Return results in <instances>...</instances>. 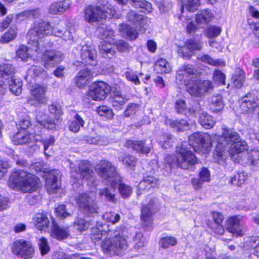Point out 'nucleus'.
<instances>
[{"label": "nucleus", "instance_id": "obj_1", "mask_svg": "<svg viewBox=\"0 0 259 259\" xmlns=\"http://www.w3.org/2000/svg\"><path fill=\"white\" fill-rule=\"evenodd\" d=\"M245 141L241 140L239 134L234 129L227 127L223 128L222 135L218 140L213 156L219 163L223 162L226 154L232 156L246 150Z\"/></svg>", "mask_w": 259, "mask_h": 259}, {"label": "nucleus", "instance_id": "obj_2", "mask_svg": "<svg viewBox=\"0 0 259 259\" xmlns=\"http://www.w3.org/2000/svg\"><path fill=\"white\" fill-rule=\"evenodd\" d=\"M95 170L100 176L109 182L111 188H104L99 190V195L101 198L115 202L116 201L114 194L115 189L117 184L121 181L120 177L116 171L115 167L109 161L102 160L97 164Z\"/></svg>", "mask_w": 259, "mask_h": 259}, {"label": "nucleus", "instance_id": "obj_3", "mask_svg": "<svg viewBox=\"0 0 259 259\" xmlns=\"http://www.w3.org/2000/svg\"><path fill=\"white\" fill-rule=\"evenodd\" d=\"M186 142H183L180 146H177L176 152L178 156L174 154L166 155L163 161V169L165 170V175L171 172L172 169L180 167L183 169H188L190 166L197 163L195 154L188 147Z\"/></svg>", "mask_w": 259, "mask_h": 259}, {"label": "nucleus", "instance_id": "obj_4", "mask_svg": "<svg viewBox=\"0 0 259 259\" xmlns=\"http://www.w3.org/2000/svg\"><path fill=\"white\" fill-rule=\"evenodd\" d=\"M39 179L35 175L24 170L14 171L9 179V187L24 193H31L36 190Z\"/></svg>", "mask_w": 259, "mask_h": 259}, {"label": "nucleus", "instance_id": "obj_5", "mask_svg": "<svg viewBox=\"0 0 259 259\" xmlns=\"http://www.w3.org/2000/svg\"><path fill=\"white\" fill-rule=\"evenodd\" d=\"M128 246L127 240L120 228L113 231V235L104 239L101 244L102 251L109 256L123 255L128 249Z\"/></svg>", "mask_w": 259, "mask_h": 259}, {"label": "nucleus", "instance_id": "obj_6", "mask_svg": "<svg viewBox=\"0 0 259 259\" xmlns=\"http://www.w3.org/2000/svg\"><path fill=\"white\" fill-rule=\"evenodd\" d=\"M52 34V27L48 22L41 21L35 24V26L29 30L28 36H29L28 44L30 45L29 50L37 52L40 50L42 45L41 40L38 41L44 37Z\"/></svg>", "mask_w": 259, "mask_h": 259}, {"label": "nucleus", "instance_id": "obj_7", "mask_svg": "<svg viewBox=\"0 0 259 259\" xmlns=\"http://www.w3.org/2000/svg\"><path fill=\"white\" fill-rule=\"evenodd\" d=\"M115 13L112 7L108 4L101 6H90L84 11V18L87 22L92 23L115 17Z\"/></svg>", "mask_w": 259, "mask_h": 259}, {"label": "nucleus", "instance_id": "obj_8", "mask_svg": "<svg viewBox=\"0 0 259 259\" xmlns=\"http://www.w3.org/2000/svg\"><path fill=\"white\" fill-rule=\"evenodd\" d=\"M75 202L80 211L87 216L98 212V207L97 203L93 197L88 193H81L76 195Z\"/></svg>", "mask_w": 259, "mask_h": 259}, {"label": "nucleus", "instance_id": "obj_9", "mask_svg": "<svg viewBox=\"0 0 259 259\" xmlns=\"http://www.w3.org/2000/svg\"><path fill=\"white\" fill-rule=\"evenodd\" d=\"M43 46H40V50L37 52V57L41 56V61L44 62V66L46 68L53 67L59 64L63 59L62 53L56 50H46L43 52Z\"/></svg>", "mask_w": 259, "mask_h": 259}, {"label": "nucleus", "instance_id": "obj_10", "mask_svg": "<svg viewBox=\"0 0 259 259\" xmlns=\"http://www.w3.org/2000/svg\"><path fill=\"white\" fill-rule=\"evenodd\" d=\"M49 112L55 115L54 118L48 117L47 119L41 120L38 118V115L36 116L37 122L44 127L48 130H55L59 122V117L62 114L61 106L57 103H53L48 107Z\"/></svg>", "mask_w": 259, "mask_h": 259}, {"label": "nucleus", "instance_id": "obj_11", "mask_svg": "<svg viewBox=\"0 0 259 259\" xmlns=\"http://www.w3.org/2000/svg\"><path fill=\"white\" fill-rule=\"evenodd\" d=\"M12 251L15 255L24 259H30L34 254L31 243L24 239H18L12 244Z\"/></svg>", "mask_w": 259, "mask_h": 259}, {"label": "nucleus", "instance_id": "obj_12", "mask_svg": "<svg viewBox=\"0 0 259 259\" xmlns=\"http://www.w3.org/2000/svg\"><path fill=\"white\" fill-rule=\"evenodd\" d=\"M70 171L72 176L76 179L80 178L88 181L94 182V172L91 168V164L88 161H81L77 168L72 163L70 164Z\"/></svg>", "mask_w": 259, "mask_h": 259}, {"label": "nucleus", "instance_id": "obj_13", "mask_svg": "<svg viewBox=\"0 0 259 259\" xmlns=\"http://www.w3.org/2000/svg\"><path fill=\"white\" fill-rule=\"evenodd\" d=\"M213 89L209 80L197 81L196 79L187 86V91L192 96L200 97L208 93Z\"/></svg>", "mask_w": 259, "mask_h": 259}, {"label": "nucleus", "instance_id": "obj_14", "mask_svg": "<svg viewBox=\"0 0 259 259\" xmlns=\"http://www.w3.org/2000/svg\"><path fill=\"white\" fill-rule=\"evenodd\" d=\"M189 143L194 150L196 151V148H203L205 152L209 150L211 145L210 136L206 133L199 132L192 134L189 137Z\"/></svg>", "mask_w": 259, "mask_h": 259}, {"label": "nucleus", "instance_id": "obj_15", "mask_svg": "<svg viewBox=\"0 0 259 259\" xmlns=\"http://www.w3.org/2000/svg\"><path fill=\"white\" fill-rule=\"evenodd\" d=\"M195 70L192 65L190 64L184 65L181 67L177 71L176 81L180 84H184L187 86L196 78Z\"/></svg>", "mask_w": 259, "mask_h": 259}, {"label": "nucleus", "instance_id": "obj_16", "mask_svg": "<svg viewBox=\"0 0 259 259\" xmlns=\"http://www.w3.org/2000/svg\"><path fill=\"white\" fill-rule=\"evenodd\" d=\"M110 91V87L107 83L97 81L90 86L89 95L93 100L100 101L105 99Z\"/></svg>", "mask_w": 259, "mask_h": 259}, {"label": "nucleus", "instance_id": "obj_17", "mask_svg": "<svg viewBox=\"0 0 259 259\" xmlns=\"http://www.w3.org/2000/svg\"><path fill=\"white\" fill-rule=\"evenodd\" d=\"M47 77V72L43 68L37 65H32L28 69L25 79L28 84H33L42 82Z\"/></svg>", "mask_w": 259, "mask_h": 259}, {"label": "nucleus", "instance_id": "obj_18", "mask_svg": "<svg viewBox=\"0 0 259 259\" xmlns=\"http://www.w3.org/2000/svg\"><path fill=\"white\" fill-rule=\"evenodd\" d=\"M202 46V43L199 39L190 38L186 41L184 47L179 48L178 53L183 58L189 59L191 54L195 51L201 50Z\"/></svg>", "mask_w": 259, "mask_h": 259}, {"label": "nucleus", "instance_id": "obj_19", "mask_svg": "<svg viewBox=\"0 0 259 259\" xmlns=\"http://www.w3.org/2000/svg\"><path fill=\"white\" fill-rule=\"evenodd\" d=\"M15 68L10 64L4 63L0 65V96L4 95L7 91V84L6 81L13 78Z\"/></svg>", "mask_w": 259, "mask_h": 259}, {"label": "nucleus", "instance_id": "obj_20", "mask_svg": "<svg viewBox=\"0 0 259 259\" xmlns=\"http://www.w3.org/2000/svg\"><path fill=\"white\" fill-rule=\"evenodd\" d=\"M80 48V57L82 61V63L91 65L93 66L97 64L96 60L97 53L92 46L86 45H81Z\"/></svg>", "mask_w": 259, "mask_h": 259}, {"label": "nucleus", "instance_id": "obj_21", "mask_svg": "<svg viewBox=\"0 0 259 259\" xmlns=\"http://www.w3.org/2000/svg\"><path fill=\"white\" fill-rule=\"evenodd\" d=\"M226 230L236 236L243 234L242 217L239 215L230 217L226 222Z\"/></svg>", "mask_w": 259, "mask_h": 259}, {"label": "nucleus", "instance_id": "obj_22", "mask_svg": "<svg viewBox=\"0 0 259 259\" xmlns=\"http://www.w3.org/2000/svg\"><path fill=\"white\" fill-rule=\"evenodd\" d=\"M258 99L256 95L252 93H248L242 98L240 108L242 112L246 113L254 111L258 106Z\"/></svg>", "mask_w": 259, "mask_h": 259}, {"label": "nucleus", "instance_id": "obj_23", "mask_svg": "<svg viewBox=\"0 0 259 259\" xmlns=\"http://www.w3.org/2000/svg\"><path fill=\"white\" fill-rule=\"evenodd\" d=\"M108 228V225L106 224L101 225L98 224V227L94 228L92 230L91 236L92 240L96 243L103 237H105V239L111 237L113 235V231Z\"/></svg>", "mask_w": 259, "mask_h": 259}, {"label": "nucleus", "instance_id": "obj_24", "mask_svg": "<svg viewBox=\"0 0 259 259\" xmlns=\"http://www.w3.org/2000/svg\"><path fill=\"white\" fill-rule=\"evenodd\" d=\"M60 172L58 169L50 171L49 177L46 179V187L49 193H55L60 187L59 179Z\"/></svg>", "mask_w": 259, "mask_h": 259}, {"label": "nucleus", "instance_id": "obj_25", "mask_svg": "<svg viewBox=\"0 0 259 259\" xmlns=\"http://www.w3.org/2000/svg\"><path fill=\"white\" fill-rule=\"evenodd\" d=\"M175 109L177 113L187 117L194 115L196 111V107L194 105H187L186 101L183 99H178L176 101Z\"/></svg>", "mask_w": 259, "mask_h": 259}, {"label": "nucleus", "instance_id": "obj_26", "mask_svg": "<svg viewBox=\"0 0 259 259\" xmlns=\"http://www.w3.org/2000/svg\"><path fill=\"white\" fill-rule=\"evenodd\" d=\"M39 139L35 133L30 131L18 132L13 137V141L16 145L28 143L33 141H38Z\"/></svg>", "mask_w": 259, "mask_h": 259}, {"label": "nucleus", "instance_id": "obj_27", "mask_svg": "<svg viewBox=\"0 0 259 259\" xmlns=\"http://www.w3.org/2000/svg\"><path fill=\"white\" fill-rule=\"evenodd\" d=\"M33 84H29V88H31V93L33 99L39 104H46L47 99L46 96L47 87L43 85H39L36 83Z\"/></svg>", "mask_w": 259, "mask_h": 259}, {"label": "nucleus", "instance_id": "obj_28", "mask_svg": "<svg viewBox=\"0 0 259 259\" xmlns=\"http://www.w3.org/2000/svg\"><path fill=\"white\" fill-rule=\"evenodd\" d=\"M93 72L91 69L85 67L82 69L78 73L75 82L79 88H82L88 83V81L93 76Z\"/></svg>", "mask_w": 259, "mask_h": 259}, {"label": "nucleus", "instance_id": "obj_29", "mask_svg": "<svg viewBox=\"0 0 259 259\" xmlns=\"http://www.w3.org/2000/svg\"><path fill=\"white\" fill-rule=\"evenodd\" d=\"M152 203L150 202L146 206H143L141 209V218L142 221L145 224L144 226H147V230L152 228V214L154 210L151 208Z\"/></svg>", "mask_w": 259, "mask_h": 259}, {"label": "nucleus", "instance_id": "obj_30", "mask_svg": "<svg viewBox=\"0 0 259 259\" xmlns=\"http://www.w3.org/2000/svg\"><path fill=\"white\" fill-rule=\"evenodd\" d=\"M70 228L69 227H60L57 224H54L52 229V236L62 241L69 237L70 236Z\"/></svg>", "mask_w": 259, "mask_h": 259}, {"label": "nucleus", "instance_id": "obj_31", "mask_svg": "<svg viewBox=\"0 0 259 259\" xmlns=\"http://www.w3.org/2000/svg\"><path fill=\"white\" fill-rule=\"evenodd\" d=\"M70 0L53 3L49 8V12L53 15L61 14L69 9L71 5Z\"/></svg>", "mask_w": 259, "mask_h": 259}, {"label": "nucleus", "instance_id": "obj_32", "mask_svg": "<svg viewBox=\"0 0 259 259\" xmlns=\"http://www.w3.org/2000/svg\"><path fill=\"white\" fill-rule=\"evenodd\" d=\"M158 180L154 177L147 176L143 178L138 185V194H141V190H149L151 188L156 187L158 185Z\"/></svg>", "mask_w": 259, "mask_h": 259}, {"label": "nucleus", "instance_id": "obj_33", "mask_svg": "<svg viewBox=\"0 0 259 259\" xmlns=\"http://www.w3.org/2000/svg\"><path fill=\"white\" fill-rule=\"evenodd\" d=\"M125 145L127 147L132 148L133 150L140 153L148 154L150 151V147L145 146L143 141L129 140L126 141Z\"/></svg>", "mask_w": 259, "mask_h": 259}, {"label": "nucleus", "instance_id": "obj_34", "mask_svg": "<svg viewBox=\"0 0 259 259\" xmlns=\"http://www.w3.org/2000/svg\"><path fill=\"white\" fill-rule=\"evenodd\" d=\"M33 220L36 228L40 231H45L48 229L49 220L46 214L38 213L33 217Z\"/></svg>", "mask_w": 259, "mask_h": 259}, {"label": "nucleus", "instance_id": "obj_35", "mask_svg": "<svg viewBox=\"0 0 259 259\" xmlns=\"http://www.w3.org/2000/svg\"><path fill=\"white\" fill-rule=\"evenodd\" d=\"M115 43L114 40H103L99 46V50L102 54H105L104 57L111 59L114 55L115 51L112 48L111 45Z\"/></svg>", "mask_w": 259, "mask_h": 259}, {"label": "nucleus", "instance_id": "obj_36", "mask_svg": "<svg viewBox=\"0 0 259 259\" xmlns=\"http://www.w3.org/2000/svg\"><path fill=\"white\" fill-rule=\"evenodd\" d=\"M128 100L125 95H122L119 92H115L112 98V106L116 110H120Z\"/></svg>", "mask_w": 259, "mask_h": 259}, {"label": "nucleus", "instance_id": "obj_37", "mask_svg": "<svg viewBox=\"0 0 259 259\" xmlns=\"http://www.w3.org/2000/svg\"><path fill=\"white\" fill-rule=\"evenodd\" d=\"M154 70L157 73H168L171 71V67L169 63L162 58L158 59L154 65Z\"/></svg>", "mask_w": 259, "mask_h": 259}, {"label": "nucleus", "instance_id": "obj_38", "mask_svg": "<svg viewBox=\"0 0 259 259\" xmlns=\"http://www.w3.org/2000/svg\"><path fill=\"white\" fill-rule=\"evenodd\" d=\"M85 123L82 117L78 114H76L73 118L68 122V127L70 131L74 133H77L80 128L83 127Z\"/></svg>", "mask_w": 259, "mask_h": 259}, {"label": "nucleus", "instance_id": "obj_39", "mask_svg": "<svg viewBox=\"0 0 259 259\" xmlns=\"http://www.w3.org/2000/svg\"><path fill=\"white\" fill-rule=\"evenodd\" d=\"M7 86L9 85L10 91L13 94L19 96L22 92V83L20 79L11 78L6 81Z\"/></svg>", "mask_w": 259, "mask_h": 259}, {"label": "nucleus", "instance_id": "obj_40", "mask_svg": "<svg viewBox=\"0 0 259 259\" xmlns=\"http://www.w3.org/2000/svg\"><path fill=\"white\" fill-rule=\"evenodd\" d=\"M129 4L144 13H150L152 9L151 4L145 0H129Z\"/></svg>", "mask_w": 259, "mask_h": 259}, {"label": "nucleus", "instance_id": "obj_41", "mask_svg": "<svg viewBox=\"0 0 259 259\" xmlns=\"http://www.w3.org/2000/svg\"><path fill=\"white\" fill-rule=\"evenodd\" d=\"M166 123L177 132H183L189 128V123L184 119L172 120L168 119Z\"/></svg>", "mask_w": 259, "mask_h": 259}, {"label": "nucleus", "instance_id": "obj_42", "mask_svg": "<svg viewBox=\"0 0 259 259\" xmlns=\"http://www.w3.org/2000/svg\"><path fill=\"white\" fill-rule=\"evenodd\" d=\"M245 79V72L240 68H237L232 77L234 85L237 88H240Z\"/></svg>", "mask_w": 259, "mask_h": 259}, {"label": "nucleus", "instance_id": "obj_43", "mask_svg": "<svg viewBox=\"0 0 259 259\" xmlns=\"http://www.w3.org/2000/svg\"><path fill=\"white\" fill-rule=\"evenodd\" d=\"M213 14L208 10L201 11L196 16V21L198 24H206L213 18Z\"/></svg>", "mask_w": 259, "mask_h": 259}, {"label": "nucleus", "instance_id": "obj_44", "mask_svg": "<svg viewBox=\"0 0 259 259\" xmlns=\"http://www.w3.org/2000/svg\"><path fill=\"white\" fill-rule=\"evenodd\" d=\"M198 121L203 127L207 129L212 127L215 124L213 117L205 112L200 114Z\"/></svg>", "mask_w": 259, "mask_h": 259}, {"label": "nucleus", "instance_id": "obj_45", "mask_svg": "<svg viewBox=\"0 0 259 259\" xmlns=\"http://www.w3.org/2000/svg\"><path fill=\"white\" fill-rule=\"evenodd\" d=\"M97 32L99 36L102 39L114 40V31L109 27H99L97 28Z\"/></svg>", "mask_w": 259, "mask_h": 259}, {"label": "nucleus", "instance_id": "obj_46", "mask_svg": "<svg viewBox=\"0 0 259 259\" xmlns=\"http://www.w3.org/2000/svg\"><path fill=\"white\" fill-rule=\"evenodd\" d=\"M210 108L215 112L221 111L224 106L222 96L217 95L211 97L210 101Z\"/></svg>", "mask_w": 259, "mask_h": 259}, {"label": "nucleus", "instance_id": "obj_47", "mask_svg": "<svg viewBox=\"0 0 259 259\" xmlns=\"http://www.w3.org/2000/svg\"><path fill=\"white\" fill-rule=\"evenodd\" d=\"M198 60L208 64L216 66H224L225 62L221 59L214 60L208 55H202L197 57Z\"/></svg>", "mask_w": 259, "mask_h": 259}, {"label": "nucleus", "instance_id": "obj_48", "mask_svg": "<svg viewBox=\"0 0 259 259\" xmlns=\"http://www.w3.org/2000/svg\"><path fill=\"white\" fill-rule=\"evenodd\" d=\"M158 141L162 148L167 149L171 146L172 137L171 135L166 133L160 136Z\"/></svg>", "mask_w": 259, "mask_h": 259}, {"label": "nucleus", "instance_id": "obj_49", "mask_svg": "<svg viewBox=\"0 0 259 259\" xmlns=\"http://www.w3.org/2000/svg\"><path fill=\"white\" fill-rule=\"evenodd\" d=\"M118 159L121 161L123 164L134 166L136 162V158L128 154L121 153L118 156Z\"/></svg>", "mask_w": 259, "mask_h": 259}, {"label": "nucleus", "instance_id": "obj_50", "mask_svg": "<svg viewBox=\"0 0 259 259\" xmlns=\"http://www.w3.org/2000/svg\"><path fill=\"white\" fill-rule=\"evenodd\" d=\"M177 243L176 238L172 236L162 237L159 241L160 246L163 248H167L174 246Z\"/></svg>", "mask_w": 259, "mask_h": 259}, {"label": "nucleus", "instance_id": "obj_51", "mask_svg": "<svg viewBox=\"0 0 259 259\" xmlns=\"http://www.w3.org/2000/svg\"><path fill=\"white\" fill-rule=\"evenodd\" d=\"M118 191L122 198H127L132 193L133 189L124 183H120L118 185Z\"/></svg>", "mask_w": 259, "mask_h": 259}, {"label": "nucleus", "instance_id": "obj_52", "mask_svg": "<svg viewBox=\"0 0 259 259\" xmlns=\"http://www.w3.org/2000/svg\"><path fill=\"white\" fill-rule=\"evenodd\" d=\"M248 162L252 165H259V151L256 149L251 150L247 154Z\"/></svg>", "mask_w": 259, "mask_h": 259}, {"label": "nucleus", "instance_id": "obj_53", "mask_svg": "<svg viewBox=\"0 0 259 259\" xmlns=\"http://www.w3.org/2000/svg\"><path fill=\"white\" fill-rule=\"evenodd\" d=\"M16 35L17 32L15 29L11 28L7 32L2 36L1 42L2 43H8L14 39Z\"/></svg>", "mask_w": 259, "mask_h": 259}, {"label": "nucleus", "instance_id": "obj_54", "mask_svg": "<svg viewBox=\"0 0 259 259\" xmlns=\"http://www.w3.org/2000/svg\"><path fill=\"white\" fill-rule=\"evenodd\" d=\"M245 179L244 173H237L231 178L230 183L234 186H239L244 183Z\"/></svg>", "mask_w": 259, "mask_h": 259}, {"label": "nucleus", "instance_id": "obj_55", "mask_svg": "<svg viewBox=\"0 0 259 259\" xmlns=\"http://www.w3.org/2000/svg\"><path fill=\"white\" fill-rule=\"evenodd\" d=\"M134 241L135 242V248L137 249H139L145 246L146 243V239L141 232H138L136 234Z\"/></svg>", "mask_w": 259, "mask_h": 259}, {"label": "nucleus", "instance_id": "obj_56", "mask_svg": "<svg viewBox=\"0 0 259 259\" xmlns=\"http://www.w3.org/2000/svg\"><path fill=\"white\" fill-rule=\"evenodd\" d=\"M200 5L199 0H185L183 7L189 12H193Z\"/></svg>", "mask_w": 259, "mask_h": 259}, {"label": "nucleus", "instance_id": "obj_57", "mask_svg": "<svg viewBox=\"0 0 259 259\" xmlns=\"http://www.w3.org/2000/svg\"><path fill=\"white\" fill-rule=\"evenodd\" d=\"M103 219L108 222H111L114 224L118 222L120 219L119 214L114 212H108L103 215Z\"/></svg>", "mask_w": 259, "mask_h": 259}, {"label": "nucleus", "instance_id": "obj_58", "mask_svg": "<svg viewBox=\"0 0 259 259\" xmlns=\"http://www.w3.org/2000/svg\"><path fill=\"white\" fill-rule=\"evenodd\" d=\"M74 225L78 230L82 232L89 227L90 223L84 219L77 218L74 221Z\"/></svg>", "mask_w": 259, "mask_h": 259}, {"label": "nucleus", "instance_id": "obj_59", "mask_svg": "<svg viewBox=\"0 0 259 259\" xmlns=\"http://www.w3.org/2000/svg\"><path fill=\"white\" fill-rule=\"evenodd\" d=\"M87 143L90 144L104 145L107 142L105 138L101 136L88 137L85 138Z\"/></svg>", "mask_w": 259, "mask_h": 259}, {"label": "nucleus", "instance_id": "obj_60", "mask_svg": "<svg viewBox=\"0 0 259 259\" xmlns=\"http://www.w3.org/2000/svg\"><path fill=\"white\" fill-rule=\"evenodd\" d=\"M97 111L101 116H105L108 118H111L113 116L112 110L106 106H101L99 107Z\"/></svg>", "mask_w": 259, "mask_h": 259}, {"label": "nucleus", "instance_id": "obj_61", "mask_svg": "<svg viewBox=\"0 0 259 259\" xmlns=\"http://www.w3.org/2000/svg\"><path fill=\"white\" fill-rule=\"evenodd\" d=\"M136 29L137 28L136 27L135 28H134L129 25H126L125 27L124 28L123 32L125 33L127 38L131 40L136 39L138 35Z\"/></svg>", "mask_w": 259, "mask_h": 259}, {"label": "nucleus", "instance_id": "obj_62", "mask_svg": "<svg viewBox=\"0 0 259 259\" xmlns=\"http://www.w3.org/2000/svg\"><path fill=\"white\" fill-rule=\"evenodd\" d=\"M30 120V117L28 116H25L20 119L16 123L17 128L22 130L28 129L27 131H28L30 129V126L31 125Z\"/></svg>", "mask_w": 259, "mask_h": 259}, {"label": "nucleus", "instance_id": "obj_63", "mask_svg": "<svg viewBox=\"0 0 259 259\" xmlns=\"http://www.w3.org/2000/svg\"><path fill=\"white\" fill-rule=\"evenodd\" d=\"M126 18L129 22L136 26L138 21L142 18V15L137 14L135 11H131L127 14Z\"/></svg>", "mask_w": 259, "mask_h": 259}, {"label": "nucleus", "instance_id": "obj_64", "mask_svg": "<svg viewBox=\"0 0 259 259\" xmlns=\"http://www.w3.org/2000/svg\"><path fill=\"white\" fill-rule=\"evenodd\" d=\"M29 48L24 46L21 45L19 49L17 51V55L18 57L23 61H25L29 57L30 54L29 53Z\"/></svg>", "mask_w": 259, "mask_h": 259}]
</instances>
